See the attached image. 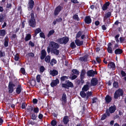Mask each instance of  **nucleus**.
<instances>
[{
    "label": "nucleus",
    "instance_id": "f257e3e1",
    "mask_svg": "<svg viewBox=\"0 0 126 126\" xmlns=\"http://www.w3.org/2000/svg\"><path fill=\"white\" fill-rule=\"evenodd\" d=\"M31 19L29 20V25L32 27H35L36 22L35 19L34 18V15L33 11H32V13L31 14Z\"/></svg>",
    "mask_w": 126,
    "mask_h": 126
},
{
    "label": "nucleus",
    "instance_id": "f03ea898",
    "mask_svg": "<svg viewBox=\"0 0 126 126\" xmlns=\"http://www.w3.org/2000/svg\"><path fill=\"white\" fill-rule=\"evenodd\" d=\"M124 92L123 90L121 88H119L116 90L114 94V97L115 99H117L120 96L123 95Z\"/></svg>",
    "mask_w": 126,
    "mask_h": 126
},
{
    "label": "nucleus",
    "instance_id": "7ed1b4c3",
    "mask_svg": "<svg viewBox=\"0 0 126 126\" xmlns=\"http://www.w3.org/2000/svg\"><path fill=\"white\" fill-rule=\"evenodd\" d=\"M15 86V84H13L12 82H9L8 87V92L9 93H12L13 92L14 90L13 87Z\"/></svg>",
    "mask_w": 126,
    "mask_h": 126
},
{
    "label": "nucleus",
    "instance_id": "20e7f679",
    "mask_svg": "<svg viewBox=\"0 0 126 126\" xmlns=\"http://www.w3.org/2000/svg\"><path fill=\"white\" fill-rule=\"evenodd\" d=\"M49 46L51 48V50H53V49H58L59 47V46L58 44L53 41L50 42Z\"/></svg>",
    "mask_w": 126,
    "mask_h": 126
},
{
    "label": "nucleus",
    "instance_id": "39448f33",
    "mask_svg": "<svg viewBox=\"0 0 126 126\" xmlns=\"http://www.w3.org/2000/svg\"><path fill=\"white\" fill-rule=\"evenodd\" d=\"M60 100L62 102V104L63 106L66 103L67 100L66 95L64 93L63 94L62 98L60 99Z\"/></svg>",
    "mask_w": 126,
    "mask_h": 126
},
{
    "label": "nucleus",
    "instance_id": "423d86ee",
    "mask_svg": "<svg viewBox=\"0 0 126 126\" xmlns=\"http://www.w3.org/2000/svg\"><path fill=\"white\" fill-rule=\"evenodd\" d=\"M62 8V7L60 5H59L57 7L55 8L54 11V15L55 16L57 15Z\"/></svg>",
    "mask_w": 126,
    "mask_h": 126
},
{
    "label": "nucleus",
    "instance_id": "0eeeda50",
    "mask_svg": "<svg viewBox=\"0 0 126 126\" xmlns=\"http://www.w3.org/2000/svg\"><path fill=\"white\" fill-rule=\"evenodd\" d=\"M34 2L32 0H29L28 8L29 11L31 10L33 8L34 5Z\"/></svg>",
    "mask_w": 126,
    "mask_h": 126
},
{
    "label": "nucleus",
    "instance_id": "6e6552de",
    "mask_svg": "<svg viewBox=\"0 0 126 126\" xmlns=\"http://www.w3.org/2000/svg\"><path fill=\"white\" fill-rule=\"evenodd\" d=\"M87 74L88 76L90 77H93L94 75L96 74L97 72L93 70H90L87 71Z\"/></svg>",
    "mask_w": 126,
    "mask_h": 126
},
{
    "label": "nucleus",
    "instance_id": "1a4fd4ad",
    "mask_svg": "<svg viewBox=\"0 0 126 126\" xmlns=\"http://www.w3.org/2000/svg\"><path fill=\"white\" fill-rule=\"evenodd\" d=\"M59 83V81L58 79H57L55 80L52 81L51 84L50 85L52 87H54L56 86L57 84Z\"/></svg>",
    "mask_w": 126,
    "mask_h": 126
},
{
    "label": "nucleus",
    "instance_id": "9d476101",
    "mask_svg": "<svg viewBox=\"0 0 126 126\" xmlns=\"http://www.w3.org/2000/svg\"><path fill=\"white\" fill-rule=\"evenodd\" d=\"M98 80L95 78H93L91 80V85L92 86H95L98 83Z\"/></svg>",
    "mask_w": 126,
    "mask_h": 126
},
{
    "label": "nucleus",
    "instance_id": "9b49d317",
    "mask_svg": "<svg viewBox=\"0 0 126 126\" xmlns=\"http://www.w3.org/2000/svg\"><path fill=\"white\" fill-rule=\"evenodd\" d=\"M47 52L45 50L43 49L41 51L40 58L41 60L44 59L46 55Z\"/></svg>",
    "mask_w": 126,
    "mask_h": 126
},
{
    "label": "nucleus",
    "instance_id": "f8f14e48",
    "mask_svg": "<svg viewBox=\"0 0 126 126\" xmlns=\"http://www.w3.org/2000/svg\"><path fill=\"white\" fill-rule=\"evenodd\" d=\"M51 52L56 55H58L60 53V50L57 49H53V50H51Z\"/></svg>",
    "mask_w": 126,
    "mask_h": 126
},
{
    "label": "nucleus",
    "instance_id": "ddd939ff",
    "mask_svg": "<svg viewBox=\"0 0 126 126\" xmlns=\"http://www.w3.org/2000/svg\"><path fill=\"white\" fill-rule=\"evenodd\" d=\"M85 73V71L83 70H82L80 74V79L81 80L82 82L83 83L84 82V81L83 80L84 77V75Z\"/></svg>",
    "mask_w": 126,
    "mask_h": 126
},
{
    "label": "nucleus",
    "instance_id": "4468645a",
    "mask_svg": "<svg viewBox=\"0 0 126 126\" xmlns=\"http://www.w3.org/2000/svg\"><path fill=\"white\" fill-rule=\"evenodd\" d=\"M110 4V3L109 2H106L105 4H104L102 7V9L103 10H107L108 8V7L109 6Z\"/></svg>",
    "mask_w": 126,
    "mask_h": 126
},
{
    "label": "nucleus",
    "instance_id": "2eb2a0df",
    "mask_svg": "<svg viewBox=\"0 0 126 126\" xmlns=\"http://www.w3.org/2000/svg\"><path fill=\"white\" fill-rule=\"evenodd\" d=\"M76 44L78 46H80L82 45L83 44V41H80L78 39H76L75 41Z\"/></svg>",
    "mask_w": 126,
    "mask_h": 126
},
{
    "label": "nucleus",
    "instance_id": "dca6fc26",
    "mask_svg": "<svg viewBox=\"0 0 126 126\" xmlns=\"http://www.w3.org/2000/svg\"><path fill=\"white\" fill-rule=\"evenodd\" d=\"M85 22L87 24L90 23L91 22V20L89 16H86L85 19Z\"/></svg>",
    "mask_w": 126,
    "mask_h": 126
},
{
    "label": "nucleus",
    "instance_id": "f3484780",
    "mask_svg": "<svg viewBox=\"0 0 126 126\" xmlns=\"http://www.w3.org/2000/svg\"><path fill=\"white\" fill-rule=\"evenodd\" d=\"M50 74L53 76H54L58 74V72L55 70H51L50 71Z\"/></svg>",
    "mask_w": 126,
    "mask_h": 126
},
{
    "label": "nucleus",
    "instance_id": "a211bd4d",
    "mask_svg": "<svg viewBox=\"0 0 126 126\" xmlns=\"http://www.w3.org/2000/svg\"><path fill=\"white\" fill-rule=\"evenodd\" d=\"M22 90V88L20 85L19 84L16 90V93L18 94H19L21 92Z\"/></svg>",
    "mask_w": 126,
    "mask_h": 126
},
{
    "label": "nucleus",
    "instance_id": "6ab92c4d",
    "mask_svg": "<svg viewBox=\"0 0 126 126\" xmlns=\"http://www.w3.org/2000/svg\"><path fill=\"white\" fill-rule=\"evenodd\" d=\"M111 15V13L110 12H109L105 14V16L104 18V21L105 22L106 19L110 16Z\"/></svg>",
    "mask_w": 126,
    "mask_h": 126
},
{
    "label": "nucleus",
    "instance_id": "aec40b11",
    "mask_svg": "<svg viewBox=\"0 0 126 126\" xmlns=\"http://www.w3.org/2000/svg\"><path fill=\"white\" fill-rule=\"evenodd\" d=\"M105 100L106 103H108L111 101V97L109 95H107L105 97Z\"/></svg>",
    "mask_w": 126,
    "mask_h": 126
},
{
    "label": "nucleus",
    "instance_id": "412c9836",
    "mask_svg": "<svg viewBox=\"0 0 126 126\" xmlns=\"http://www.w3.org/2000/svg\"><path fill=\"white\" fill-rule=\"evenodd\" d=\"M115 67L114 63L113 62H110L108 64V67L110 68H114Z\"/></svg>",
    "mask_w": 126,
    "mask_h": 126
},
{
    "label": "nucleus",
    "instance_id": "4be33fe9",
    "mask_svg": "<svg viewBox=\"0 0 126 126\" xmlns=\"http://www.w3.org/2000/svg\"><path fill=\"white\" fill-rule=\"evenodd\" d=\"M69 121L68 117L67 116H65L64 117L63 120V122L65 124H67Z\"/></svg>",
    "mask_w": 126,
    "mask_h": 126
},
{
    "label": "nucleus",
    "instance_id": "5701e85b",
    "mask_svg": "<svg viewBox=\"0 0 126 126\" xmlns=\"http://www.w3.org/2000/svg\"><path fill=\"white\" fill-rule=\"evenodd\" d=\"M116 110V107L114 106H111L109 108V111L111 113L114 112Z\"/></svg>",
    "mask_w": 126,
    "mask_h": 126
},
{
    "label": "nucleus",
    "instance_id": "b1692460",
    "mask_svg": "<svg viewBox=\"0 0 126 126\" xmlns=\"http://www.w3.org/2000/svg\"><path fill=\"white\" fill-rule=\"evenodd\" d=\"M122 50L119 48L117 49L115 51V53L116 54H120L122 53Z\"/></svg>",
    "mask_w": 126,
    "mask_h": 126
},
{
    "label": "nucleus",
    "instance_id": "393cba45",
    "mask_svg": "<svg viewBox=\"0 0 126 126\" xmlns=\"http://www.w3.org/2000/svg\"><path fill=\"white\" fill-rule=\"evenodd\" d=\"M66 83L68 88L69 87H73V83L71 82H70L69 80L66 81Z\"/></svg>",
    "mask_w": 126,
    "mask_h": 126
},
{
    "label": "nucleus",
    "instance_id": "a878e982",
    "mask_svg": "<svg viewBox=\"0 0 126 126\" xmlns=\"http://www.w3.org/2000/svg\"><path fill=\"white\" fill-rule=\"evenodd\" d=\"M89 86L88 85H85L84 86L82 89V91L86 92L89 90Z\"/></svg>",
    "mask_w": 126,
    "mask_h": 126
},
{
    "label": "nucleus",
    "instance_id": "bb28decb",
    "mask_svg": "<svg viewBox=\"0 0 126 126\" xmlns=\"http://www.w3.org/2000/svg\"><path fill=\"white\" fill-rule=\"evenodd\" d=\"M45 61L47 63L50 62V56L49 55H47L45 57Z\"/></svg>",
    "mask_w": 126,
    "mask_h": 126
},
{
    "label": "nucleus",
    "instance_id": "cd10ccee",
    "mask_svg": "<svg viewBox=\"0 0 126 126\" xmlns=\"http://www.w3.org/2000/svg\"><path fill=\"white\" fill-rule=\"evenodd\" d=\"M8 38L7 37H5V41L4 42V45L5 47H7L8 45Z\"/></svg>",
    "mask_w": 126,
    "mask_h": 126
},
{
    "label": "nucleus",
    "instance_id": "c85d7f7f",
    "mask_svg": "<svg viewBox=\"0 0 126 126\" xmlns=\"http://www.w3.org/2000/svg\"><path fill=\"white\" fill-rule=\"evenodd\" d=\"M31 38V35L30 34H26L25 38V40L26 41H27L30 40Z\"/></svg>",
    "mask_w": 126,
    "mask_h": 126
},
{
    "label": "nucleus",
    "instance_id": "c756f323",
    "mask_svg": "<svg viewBox=\"0 0 126 126\" xmlns=\"http://www.w3.org/2000/svg\"><path fill=\"white\" fill-rule=\"evenodd\" d=\"M87 58L86 56L80 57L79 58V60L83 61H87Z\"/></svg>",
    "mask_w": 126,
    "mask_h": 126
},
{
    "label": "nucleus",
    "instance_id": "7c9ffc66",
    "mask_svg": "<svg viewBox=\"0 0 126 126\" xmlns=\"http://www.w3.org/2000/svg\"><path fill=\"white\" fill-rule=\"evenodd\" d=\"M57 63V61L56 60L54 59H53L51 60L50 63L51 65L53 66L54 64H56Z\"/></svg>",
    "mask_w": 126,
    "mask_h": 126
},
{
    "label": "nucleus",
    "instance_id": "2f4dec72",
    "mask_svg": "<svg viewBox=\"0 0 126 126\" xmlns=\"http://www.w3.org/2000/svg\"><path fill=\"white\" fill-rule=\"evenodd\" d=\"M63 38V44H66L69 41V38L67 37H64Z\"/></svg>",
    "mask_w": 126,
    "mask_h": 126
},
{
    "label": "nucleus",
    "instance_id": "473e14b6",
    "mask_svg": "<svg viewBox=\"0 0 126 126\" xmlns=\"http://www.w3.org/2000/svg\"><path fill=\"white\" fill-rule=\"evenodd\" d=\"M55 31L53 30H52L50 31L47 35L48 37H49L51 35L53 34L54 32Z\"/></svg>",
    "mask_w": 126,
    "mask_h": 126
},
{
    "label": "nucleus",
    "instance_id": "72a5a7b5",
    "mask_svg": "<svg viewBox=\"0 0 126 126\" xmlns=\"http://www.w3.org/2000/svg\"><path fill=\"white\" fill-rule=\"evenodd\" d=\"M5 34V31L2 30H0V35L4 36Z\"/></svg>",
    "mask_w": 126,
    "mask_h": 126
},
{
    "label": "nucleus",
    "instance_id": "f704fd0d",
    "mask_svg": "<svg viewBox=\"0 0 126 126\" xmlns=\"http://www.w3.org/2000/svg\"><path fill=\"white\" fill-rule=\"evenodd\" d=\"M80 94L82 98H84L86 95V94L83 91H81L80 93Z\"/></svg>",
    "mask_w": 126,
    "mask_h": 126
},
{
    "label": "nucleus",
    "instance_id": "c9c22d12",
    "mask_svg": "<svg viewBox=\"0 0 126 126\" xmlns=\"http://www.w3.org/2000/svg\"><path fill=\"white\" fill-rule=\"evenodd\" d=\"M63 37L57 40V41L58 43H59L60 44H63Z\"/></svg>",
    "mask_w": 126,
    "mask_h": 126
},
{
    "label": "nucleus",
    "instance_id": "e433bc0d",
    "mask_svg": "<svg viewBox=\"0 0 126 126\" xmlns=\"http://www.w3.org/2000/svg\"><path fill=\"white\" fill-rule=\"evenodd\" d=\"M82 32H81L79 31L76 34V39H77L78 38H79L82 34Z\"/></svg>",
    "mask_w": 126,
    "mask_h": 126
},
{
    "label": "nucleus",
    "instance_id": "4c0bfd02",
    "mask_svg": "<svg viewBox=\"0 0 126 126\" xmlns=\"http://www.w3.org/2000/svg\"><path fill=\"white\" fill-rule=\"evenodd\" d=\"M41 32V31L40 28H38L37 29H36L35 31V35H36L39 32Z\"/></svg>",
    "mask_w": 126,
    "mask_h": 126
},
{
    "label": "nucleus",
    "instance_id": "58836bf2",
    "mask_svg": "<svg viewBox=\"0 0 126 126\" xmlns=\"http://www.w3.org/2000/svg\"><path fill=\"white\" fill-rule=\"evenodd\" d=\"M92 93L91 92H87L86 99H87L89 96L92 95Z\"/></svg>",
    "mask_w": 126,
    "mask_h": 126
},
{
    "label": "nucleus",
    "instance_id": "ea45409f",
    "mask_svg": "<svg viewBox=\"0 0 126 126\" xmlns=\"http://www.w3.org/2000/svg\"><path fill=\"white\" fill-rule=\"evenodd\" d=\"M113 86L115 88L118 87V83L117 82L114 81L113 83Z\"/></svg>",
    "mask_w": 126,
    "mask_h": 126
},
{
    "label": "nucleus",
    "instance_id": "a19ab883",
    "mask_svg": "<svg viewBox=\"0 0 126 126\" xmlns=\"http://www.w3.org/2000/svg\"><path fill=\"white\" fill-rule=\"evenodd\" d=\"M70 47L72 48L73 49L75 48L76 46L74 42H73L71 43L70 45Z\"/></svg>",
    "mask_w": 126,
    "mask_h": 126
},
{
    "label": "nucleus",
    "instance_id": "79ce46f5",
    "mask_svg": "<svg viewBox=\"0 0 126 126\" xmlns=\"http://www.w3.org/2000/svg\"><path fill=\"white\" fill-rule=\"evenodd\" d=\"M98 99L96 97H94L92 99V103L93 104L94 103H96Z\"/></svg>",
    "mask_w": 126,
    "mask_h": 126
},
{
    "label": "nucleus",
    "instance_id": "37998d69",
    "mask_svg": "<svg viewBox=\"0 0 126 126\" xmlns=\"http://www.w3.org/2000/svg\"><path fill=\"white\" fill-rule=\"evenodd\" d=\"M72 72L74 74L76 75H78L79 74V72L77 69H73L72 70Z\"/></svg>",
    "mask_w": 126,
    "mask_h": 126
},
{
    "label": "nucleus",
    "instance_id": "c03bdc74",
    "mask_svg": "<svg viewBox=\"0 0 126 126\" xmlns=\"http://www.w3.org/2000/svg\"><path fill=\"white\" fill-rule=\"evenodd\" d=\"M68 79V77L65 76H63L61 78V81H64L65 79Z\"/></svg>",
    "mask_w": 126,
    "mask_h": 126
},
{
    "label": "nucleus",
    "instance_id": "a18cd8bd",
    "mask_svg": "<svg viewBox=\"0 0 126 126\" xmlns=\"http://www.w3.org/2000/svg\"><path fill=\"white\" fill-rule=\"evenodd\" d=\"M57 124V122L55 120H52L51 122V124L52 126H54Z\"/></svg>",
    "mask_w": 126,
    "mask_h": 126
},
{
    "label": "nucleus",
    "instance_id": "49530a36",
    "mask_svg": "<svg viewBox=\"0 0 126 126\" xmlns=\"http://www.w3.org/2000/svg\"><path fill=\"white\" fill-rule=\"evenodd\" d=\"M73 18L77 21L79 20V18L78 15H74L73 16Z\"/></svg>",
    "mask_w": 126,
    "mask_h": 126
},
{
    "label": "nucleus",
    "instance_id": "de8ad7c7",
    "mask_svg": "<svg viewBox=\"0 0 126 126\" xmlns=\"http://www.w3.org/2000/svg\"><path fill=\"white\" fill-rule=\"evenodd\" d=\"M41 76L38 75L36 77V79L37 82H40Z\"/></svg>",
    "mask_w": 126,
    "mask_h": 126
},
{
    "label": "nucleus",
    "instance_id": "09e8293b",
    "mask_svg": "<svg viewBox=\"0 0 126 126\" xmlns=\"http://www.w3.org/2000/svg\"><path fill=\"white\" fill-rule=\"evenodd\" d=\"M107 117V116L106 113H105L102 116V117L101 118V120H104Z\"/></svg>",
    "mask_w": 126,
    "mask_h": 126
},
{
    "label": "nucleus",
    "instance_id": "8fccbe9b",
    "mask_svg": "<svg viewBox=\"0 0 126 126\" xmlns=\"http://www.w3.org/2000/svg\"><path fill=\"white\" fill-rule=\"evenodd\" d=\"M108 51V52L110 53H112V49L111 47L110 46H108L107 48Z\"/></svg>",
    "mask_w": 126,
    "mask_h": 126
},
{
    "label": "nucleus",
    "instance_id": "3c124183",
    "mask_svg": "<svg viewBox=\"0 0 126 126\" xmlns=\"http://www.w3.org/2000/svg\"><path fill=\"white\" fill-rule=\"evenodd\" d=\"M31 118L33 120H35L36 119V116L35 114H33L31 115Z\"/></svg>",
    "mask_w": 126,
    "mask_h": 126
},
{
    "label": "nucleus",
    "instance_id": "603ef678",
    "mask_svg": "<svg viewBox=\"0 0 126 126\" xmlns=\"http://www.w3.org/2000/svg\"><path fill=\"white\" fill-rule=\"evenodd\" d=\"M30 83L31 85L34 86L35 84V81L34 80H32L30 81Z\"/></svg>",
    "mask_w": 126,
    "mask_h": 126
},
{
    "label": "nucleus",
    "instance_id": "864d4df0",
    "mask_svg": "<svg viewBox=\"0 0 126 126\" xmlns=\"http://www.w3.org/2000/svg\"><path fill=\"white\" fill-rule=\"evenodd\" d=\"M120 42L122 43L125 40V38L124 37H121L119 38Z\"/></svg>",
    "mask_w": 126,
    "mask_h": 126
},
{
    "label": "nucleus",
    "instance_id": "5fc2aeb1",
    "mask_svg": "<svg viewBox=\"0 0 126 126\" xmlns=\"http://www.w3.org/2000/svg\"><path fill=\"white\" fill-rule=\"evenodd\" d=\"M62 87L64 88H67L68 89V86L66 84H66H63L62 83Z\"/></svg>",
    "mask_w": 126,
    "mask_h": 126
},
{
    "label": "nucleus",
    "instance_id": "6e6d98bb",
    "mask_svg": "<svg viewBox=\"0 0 126 126\" xmlns=\"http://www.w3.org/2000/svg\"><path fill=\"white\" fill-rule=\"evenodd\" d=\"M19 58V55L18 54H16L15 56V59L16 61H18Z\"/></svg>",
    "mask_w": 126,
    "mask_h": 126
},
{
    "label": "nucleus",
    "instance_id": "4d7b16f0",
    "mask_svg": "<svg viewBox=\"0 0 126 126\" xmlns=\"http://www.w3.org/2000/svg\"><path fill=\"white\" fill-rule=\"evenodd\" d=\"M119 36V34H117V35L115 37V38L116 40V42L117 43H118L119 41L118 40V38Z\"/></svg>",
    "mask_w": 126,
    "mask_h": 126
},
{
    "label": "nucleus",
    "instance_id": "13d9d810",
    "mask_svg": "<svg viewBox=\"0 0 126 126\" xmlns=\"http://www.w3.org/2000/svg\"><path fill=\"white\" fill-rule=\"evenodd\" d=\"M121 74L122 75V76L123 77H125L126 75V73L123 70H122L121 71Z\"/></svg>",
    "mask_w": 126,
    "mask_h": 126
},
{
    "label": "nucleus",
    "instance_id": "bf43d9fd",
    "mask_svg": "<svg viewBox=\"0 0 126 126\" xmlns=\"http://www.w3.org/2000/svg\"><path fill=\"white\" fill-rule=\"evenodd\" d=\"M40 37L42 38H45V34L43 32H41L40 33Z\"/></svg>",
    "mask_w": 126,
    "mask_h": 126
},
{
    "label": "nucleus",
    "instance_id": "052dcab7",
    "mask_svg": "<svg viewBox=\"0 0 126 126\" xmlns=\"http://www.w3.org/2000/svg\"><path fill=\"white\" fill-rule=\"evenodd\" d=\"M21 72L23 74H24L25 73V70L24 68H21L20 70Z\"/></svg>",
    "mask_w": 126,
    "mask_h": 126
},
{
    "label": "nucleus",
    "instance_id": "680f3d73",
    "mask_svg": "<svg viewBox=\"0 0 126 126\" xmlns=\"http://www.w3.org/2000/svg\"><path fill=\"white\" fill-rule=\"evenodd\" d=\"M33 110L35 112L37 113L39 112V109L37 107L35 108H34Z\"/></svg>",
    "mask_w": 126,
    "mask_h": 126
},
{
    "label": "nucleus",
    "instance_id": "e2e57ef3",
    "mask_svg": "<svg viewBox=\"0 0 126 126\" xmlns=\"http://www.w3.org/2000/svg\"><path fill=\"white\" fill-rule=\"evenodd\" d=\"M4 19V16L3 15H1L0 16V22H2Z\"/></svg>",
    "mask_w": 126,
    "mask_h": 126
},
{
    "label": "nucleus",
    "instance_id": "0e129e2a",
    "mask_svg": "<svg viewBox=\"0 0 126 126\" xmlns=\"http://www.w3.org/2000/svg\"><path fill=\"white\" fill-rule=\"evenodd\" d=\"M72 76L71 78V79L72 80H73L76 79L77 77V75H74L73 74H72Z\"/></svg>",
    "mask_w": 126,
    "mask_h": 126
},
{
    "label": "nucleus",
    "instance_id": "69168bd1",
    "mask_svg": "<svg viewBox=\"0 0 126 126\" xmlns=\"http://www.w3.org/2000/svg\"><path fill=\"white\" fill-rule=\"evenodd\" d=\"M29 44L32 47H33L34 46V44L31 41H30L29 42Z\"/></svg>",
    "mask_w": 126,
    "mask_h": 126
},
{
    "label": "nucleus",
    "instance_id": "338daca9",
    "mask_svg": "<svg viewBox=\"0 0 126 126\" xmlns=\"http://www.w3.org/2000/svg\"><path fill=\"white\" fill-rule=\"evenodd\" d=\"M45 68L43 66H41L40 68V70L41 72H43Z\"/></svg>",
    "mask_w": 126,
    "mask_h": 126
},
{
    "label": "nucleus",
    "instance_id": "774afa93",
    "mask_svg": "<svg viewBox=\"0 0 126 126\" xmlns=\"http://www.w3.org/2000/svg\"><path fill=\"white\" fill-rule=\"evenodd\" d=\"M105 113H106V115H107L108 116H109L110 115V113L108 109H107L106 110Z\"/></svg>",
    "mask_w": 126,
    "mask_h": 126
}]
</instances>
